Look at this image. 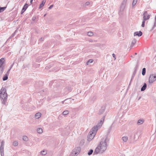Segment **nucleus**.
Here are the masks:
<instances>
[{"label": "nucleus", "instance_id": "obj_1", "mask_svg": "<svg viewBox=\"0 0 156 156\" xmlns=\"http://www.w3.org/2000/svg\"><path fill=\"white\" fill-rule=\"evenodd\" d=\"M7 94L6 93V89L2 87L0 91V98L2 100V103L5 105L7 101Z\"/></svg>", "mask_w": 156, "mask_h": 156}, {"label": "nucleus", "instance_id": "obj_2", "mask_svg": "<svg viewBox=\"0 0 156 156\" xmlns=\"http://www.w3.org/2000/svg\"><path fill=\"white\" fill-rule=\"evenodd\" d=\"M107 139V137L105 140L103 139L100 142L99 144L98 145L100 146L101 148V153H103L107 149V143L106 141Z\"/></svg>", "mask_w": 156, "mask_h": 156}, {"label": "nucleus", "instance_id": "obj_3", "mask_svg": "<svg viewBox=\"0 0 156 156\" xmlns=\"http://www.w3.org/2000/svg\"><path fill=\"white\" fill-rule=\"evenodd\" d=\"M156 80V77L154 74H151L149 78V83H152Z\"/></svg>", "mask_w": 156, "mask_h": 156}, {"label": "nucleus", "instance_id": "obj_4", "mask_svg": "<svg viewBox=\"0 0 156 156\" xmlns=\"http://www.w3.org/2000/svg\"><path fill=\"white\" fill-rule=\"evenodd\" d=\"M71 90L72 88L70 86H69L68 87L65 88L64 89V92L63 93V95H65L68 94Z\"/></svg>", "mask_w": 156, "mask_h": 156}, {"label": "nucleus", "instance_id": "obj_5", "mask_svg": "<svg viewBox=\"0 0 156 156\" xmlns=\"http://www.w3.org/2000/svg\"><path fill=\"white\" fill-rule=\"evenodd\" d=\"M95 134L92 133L91 131L89 132V134L87 136V140L88 141H90L94 138Z\"/></svg>", "mask_w": 156, "mask_h": 156}, {"label": "nucleus", "instance_id": "obj_6", "mask_svg": "<svg viewBox=\"0 0 156 156\" xmlns=\"http://www.w3.org/2000/svg\"><path fill=\"white\" fill-rule=\"evenodd\" d=\"M137 69H138V66L136 65L134 68V71L132 75V76L131 79V80H130V82L129 84V86L130 85L131 82L133 80V79L134 77V76L135 75L136 73V72L137 70Z\"/></svg>", "mask_w": 156, "mask_h": 156}, {"label": "nucleus", "instance_id": "obj_7", "mask_svg": "<svg viewBox=\"0 0 156 156\" xmlns=\"http://www.w3.org/2000/svg\"><path fill=\"white\" fill-rule=\"evenodd\" d=\"M145 13L144 14V17H143V20L142 22V24L141 25V26L143 27H144L145 26V21L147 20H148L149 19V16H147V17H145Z\"/></svg>", "mask_w": 156, "mask_h": 156}, {"label": "nucleus", "instance_id": "obj_8", "mask_svg": "<svg viewBox=\"0 0 156 156\" xmlns=\"http://www.w3.org/2000/svg\"><path fill=\"white\" fill-rule=\"evenodd\" d=\"M100 146H98V147L95 149L94 153L93 155L97 154L99 153H101V148H100Z\"/></svg>", "mask_w": 156, "mask_h": 156}, {"label": "nucleus", "instance_id": "obj_9", "mask_svg": "<svg viewBox=\"0 0 156 156\" xmlns=\"http://www.w3.org/2000/svg\"><path fill=\"white\" fill-rule=\"evenodd\" d=\"M105 106H102L101 109L99 110L98 112V114L99 115H101L105 111Z\"/></svg>", "mask_w": 156, "mask_h": 156}, {"label": "nucleus", "instance_id": "obj_10", "mask_svg": "<svg viewBox=\"0 0 156 156\" xmlns=\"http://www.w3.org/2000/svg\"><path fill=\"white\" fill-rule=\"evenodd\" d=\"M65 106H67L69 104L71 103L72 100L71 98H68L65 100Z\"/></svg>", "mask_w": 156, "mask_h": 156}, {"label": "nucleus", "instance_id": "obj_11", "mask_svg": "<svg viewBox=\"0 0 156 156\" xmlns=\"http://www.w3.org/2000/svg\"><path fill=\"white\" fill-rule=\"evenodd\" d=\"M98 129V127H97L95 126H94L91 129L90 131L95 134Z\"/></svg>", "mask_w": 156, "mask_h": 156}, {"label": "nucleus", "instance_id": "obj_12", "mask_svg": "<svg viewBox=\"0 0 156 156\" xmlns=\"http://www.w3.org/2000/svg\"><path fill=\"white\" fill-rule=\"evenodd\" d=\"M142 33L141 31L135 32L134 33V36H137L138 37H140L142 35Z\"/></svg>", "mask_w": 156, "mask_h": 156}, {"label": "nucleus", "instance_id": "obj_13", "mask_svg": "<svg viewBox=\"0 0 156 156\" xmlns=\"http://www.w3.org/2000/svg\"><path fill=\"white\" fill-rule=\"evenodd\" d=\"M4 146L3 145H1L0 146V153L1 156H4Z\"/></svg>", "mask_w": 156, "mask_h": 156}, {"label": "nucleus", "instance_id": "obj_14", "mask_svg": "<svg viewBox=\"0 0 156 156\" xmlns=\"http://www.w3.org/2000/svg\"><path fill=\"white\" fill-rule=\"evenodd\" d=\"M73 150L79 154L81 151V148L80 147H75Z\"/></svg>", "mask_w": 156, "mask_h": 156}, {"label": "nucleus", "instance_id": "obj_15", "mask_svg": "<svg viewBox=\"0 0 156 156\" xmlns=\"http://www.w3.org/2000/svg\"><path fill=\"white\" fill-rule=\"evenodd\" d=\"M5 62L4 58H2L0 59V68L2 67V66Z\"/></svg>", "mask_w": 156, "mask_h": 156}, {"label": "nucleus", "instance_id": "obj_16", "mask_svg": "<svg viewBox=\"0 0 156 156\" xmlns=\"http://www.w3.org/2000/svg\"><path fill=\"white\" fill-rule=\"evenodd\" d=\"M147 84L146 83H144V84L143 86L141 87V91H144L147 88Z\"/></svg>", "mask_w": 156, "mask_h": 156}, {"label": "nucleus", "instance_id": "obj_17", "mask_svg": "<svg viewBox=\"0 0 156 156\" xmlns=\"http://www.w3.org/2000/svg\"><path fill=\"white\" fill-rule=\"evenodd\" d=\"M41 114L40 112L36 113L35 115V117L36 119H39L41 116Z\"/></svg>", "mask_w": 156, "mask_h": 156}, {"label": "nucleus", "instance_id": "obj_18", "mask_svg": "<svg viewBox=\"0 0 156 156\" xmlns=\"http://www.w3.org/2000/svg\"><path fill=\"white\" fill-rule=\"evenodd\" d=\"M136 40L134 38L131 42L130 47H133V45L136 43Z\"/></svg>", "mask_w": 156, "mask_h": 156}, {"label": "nucleus", "instance_id": "obj_19", "mask_svg": "<svg viewBox=\"0 0 156 156\" xmlns=\"http://www.w3.org/2000/svg\"><path fill=\"white\" fill-rule=\"evenodd\" d=\"M78 154L76 152L73 150L72 152L69 156H76Z\"/></svg>", "mask_w": 156, "mask_h": 156}, {"label": "nucleus", "instance_id": "obj_20", "mask_svg": "<svg viewBox=\"0 0 156 156\" xmlns=\"http://www.w3.org/2000/svg\"><path fill=\"white\" fill-rule=\"evenodd\" d=\"M102 120H101L100 122H98V124L97 125L95 126L97 127H98V128L99 129L100 128L102 124Z\"/></svg>", "mask_w": 156, "mask_h": 156}, {"label": "nucleus", "instance_id": "obj_21", "mask_svg": "<svg viewBox=\"0 0 156 156\" xmlns=\"http://www.w3.org/2000/svg\"><path fill=\"white\" fill-rule=\"evenodd\" d=\"M8 75L5 74L2 78V80L3 81H5L7 80L8 78Z\"/></svg>", "mask_w": 156, "mask_h": 156}, {"label": "nucleus", "instance_id": "obj_22", "mask_svg": "<svg viewBox=\"0 0 156 156\" xmlns=\"http://www.w3.org/2000/svg\"><path fill=\"white\" fill-rule=\"evenodd\" d=\"M126 5V4L122 3L120 7V10H124Z\"/></svg>", "mask_w": 156, "mask_h": 156}, {"label": "nucleus", "instance_id": "obj_23", "mask_svg": "<svg viewBox=\"0 0 156 156\" xmlns=\"http://www.w3.org/2000/svg\"><path fill=\"white\" fill-rule=\"evenodd\" d=\"M122 140L125 142H126L128 139V138L127 136H124L122 138Z\"/></svg>", "mask_w": 156, "mask_h": 156}, {"label": "nucleus", "instance_id": "obj_24", "mask_svg": "<svg viewBox=\"0 0 156 156\" xmlns=\"http://www.w3.org/2000/svg\"><path fill=\"white\" fill-rule=\"evenodd\" d=\"M144 122V121L143 119H140L138 120L137 123L138 125H141Z\"/></svg>", "mask_w": 156, "mask_h": 156}, {"label": "nucleus", "instance_id": "obj_25", "mask_svg": "<svg viewBox=\"0 0 156 156\" xmlns=\"http://www.w3.org/2000/svg\"><path fill=\"white\" fill-rule=\"evenodd\" d=\"M146 72V69L145 68H144L142 69V75L144 76L145 75Z\"/></svg>", "mask_w": 156, "mask_h": 156}, {"label": "nucleus", "instance_id": "obj_26", "mask_svg": "<svg viewBox=\"0 0 156 156\" xmlns=\"http://www.w3.org/2000/svg\"><path fill=\"white\" fill-rule=\"evenodd\" d=\"M145 13V17H147V16L149 15V18H150V16H151V15L150 14H148V13H147V11H146L144 12V13H143V17H144V14Z\"/></svg>", "mask_w": 156, "mask_h": 156}, {"label": "nucleus", "instance_id": "obj_27", "mask_svg": "<svg viewBox=\"0 0 156 156\" xmlns=\"http://www.w3.org/2000/svg\"><path fill=\"white\" fill-rule=\"evenodd\" d=\"M93 152V150L92 149H91L88 151V153H87V154L89 155H90L92 154Z\"/></svg>", "mask_w": 156, "mask_h": 156}, {"label": "nucleus", "instance_id": "obj_28", "mask_svg": "<svg viewBox=\"0 0 156 156\" xmlns=\"http://www.w3.org/2000/svg\"><path fill=\"white\" fill-rule=\"evenodd\" d=\"M37 132L39 133H42L43 132L42 129L41 128H38L37 129Z\"/></svg>", "mask_w": 156, "mask_h": 156}, {"label": "nucleus", "instance_id": "obj_29", "mask_svg": "<svg viewBox=\"0 0 156 156\" xmlns=\"http://www.w3.org/2000/svg\"><path fill=\"white\" fill-rule=\"evenodd\" d=\"M28 7V5L27 3L24 5L22 10H26Z\"/></svg>", "mask_w": 156, "mask_h": 156}, {"label": "nucleus", "instance_id": "obj_30", "mask_svg": "<svg viewBox=\"0 0 156 156\" xmlns=\"http://www.w3.org/2000/svg\"><path fill=\"white\" fill-rule=\"evenodd\" d=\"M69 113V112L68 110H66L63 112L62 114L64 115H66L68 114Z\"/></svg>", "mask_w": 156, "mask_h": 156}, {"label": "nucleus", "instance_id": "obj_31", "mask_svg": "<svg viewBox=\"0 0 156 156\" xmlns=\"http://www.w3.org/2000/svg\"><path fill=\"white\" fill-rule=\"evenodd\" d=\"M93 60L92 59H89L88 61L87 62V65H89L90 64V63H91L93 62Z\"/></svg>", "mask_w": 156, "mask_h": 156}, {"label": "nucleus", "instance_id": "obj_32", "mask_svg": "<svg viewBox=\"0 0 156 156\" xmlns=\"http://www.w3.org/2000/svg\"><path fill=\"white\" fill-rule=\"evenodd\" d=\"M87 34L89 36H92L93 35V33L92 32L90 31L87 32Z\"/></svg>", "mask_w": 156, "mask_h": 156}, {"label": "nucleus", "instance_id": "obj_33", "mask_svg": "<svg viewBox=\"0 0 156 156\" xmlns=\"http://www.w3.org/2000/svg\"><path fill=\"white\" fill-rule=\"evenodd\" d=\"M5 69V66H3L2 67V68L0 69V73L2 74L3 72L4 69Z\"/></svg>", "mask_w": 156, "mask_h": 156}, {"label": "nucleus", "instance_id": "obj_34", "mask_svg": "<svg viewBox=\"0 0 156 156\" xmlns=\"http://www.w3.org/2000/svg\"><path fill=\"white\" fill-rule=\"evenodd\" d=\"M18 142L17 141H15L14 142H13L12 145L13 146H16L18 145Z\"/></svg>", "mask_w": 156, "mask_h": 156}, {"label": "nucleus", "instance_id": "obj_35", "mask_svg": "<svg viewBox=\"0 0 156 156\" xmlns=\"http://www.w3.org/2000/svg\"><path fill=\"white\" fill-rule=\"evenodd\" d=\"M137 2V0H133V2L132 6L133 7L135 5Z\"/></svg>", "mask_w": 156, "mask_h": 156}, {"label": "nucleus", "instance_id": "obj_36", "mask_svg": "<svg viewBox=\"0 0 156 156\" xmlns=\"http://www.w3.org/2000/svg\"><path fill=\"white\" fill-rule=\"evenodd\" d=\"M23 140L27 141L28 140V138L26 136H24L23 137Z\"/></svg>", "mask_w": 156, "mask_h": 156}, {"label": "nucleus", "instance_id": "obj_37", "mask_svg": "<svg viewBox=\"0 0 156 156\" xmlns=\"http://www.w3.org/2000/svg\"><path fill=\"white\" fill-rule=\"evenodd\" d=\"M52 66V64L48 65V66H47L46 67L45 69H49Z\"/></svg>", "mask_w": 156, "mask_h": 156}, {"label": "nucleus", "instance_id": "obj_38", "mask_svg": "<svg viewBox=\"0 0 156 156\" xmlns=\"http://www.w3.org/2000/svg\"><path fill=\"white\" fill-rule=\"evenodd\" d=\"M41 154L42 155H44L47 154V152L46 151H44L43 150L41 151Z\"/></svg>", "mask_w": 156, "mask_h": 156}, {"label": "nucleus", "instance_id": "obj_39", "mask_svg": "<svg viewBox=\"0 0 156 156\" xmlns=\"http://www.w3.org/2000/svg\"><path fill=\"white\" fill-rule=\"evenodd\" d=\"M52 98V97L51 96H48L47 98V100L48 101H49L50 100H51Z\"/></svg>", "mask_w": 156, "mask_h": 156}, {"label": "nucleus", "instance_id": "obj_40", "mask_svg": "<svg viewBox=\"0 0 156 156\" xmlns=\"http://www.w3.org/2000/svg\"><path fill=\"white\" fill-rule=\"evenodd\" d=\"M6 8V6L1 7L0 6V10H5Z\"/></svg>", "mask_w": 156, "mask_h": 156}, {"label": "nucleus", "instance_id": "obj_41", "mask_svg": "<svg viewBox=\"0 0 156 156\" xmlns=\"http://www.w3.org/2000/svg\"><path fill=\"white\" fill-rule=\"evenodd\" d=\"M90 4V2H87L85 4V6H87L88 5Z\"/></svg>", "mask_w": 156, "mask_h": 156}, {"label": "nucleus", "instance_id": "obj_42", "mask_svg": "<svg viewBox=\"0 0 156 156\" xmlns=\"http://www.w3.org/2000/svg\"><path fill=\"white\" fill-rule=\"evenodd\" d=\"M44 5L41 4L39 5V9H41L42 7Z\"/></svg>", "mask_w": 156, "mask_h": 156}, {"label": "nucleus", "instance_id": "obj_43", "mask_svg": "<svg viewBox=\"0 0 156 156\" xmlns=\"http://www.w3.org/2000/svg\"><path fill=\"white\" fill-rule=\"evenodd\" d=\"M105 116H104L101 119V120H102V123H103V121H104L105 119Z\"/></svg>", "mask_w": 156, "mask_h": 156}, {"label": "nucleus", "instance_id": "obj_44", "mask_svg": "<svg viewBox=\"0 0 156 156\" xmlns=\"http://www.w3.org/2000/svg\"><path fill=\"white\" fill-rule=\"evenodd\" d=\"M4 144L5 141L3 140L2 141L1 145H4Z\"/></svg>", "mask_w": 156, "mask_h": 156}, {"label": "nucleus", "instance_id": "obj_45", "mask_svg": "<svg viewBox=\"0 0 156 156\" xmlns=\"http://www.w3.org/2000/svg\"><path fill=\"white\" fill-rule=\"evenodd\" d=\"M45 1L44 0H43L42 2H41V4H43L44 5V4H45Z\"/></svg>", "mask_w": 156, "mask_h": 156}, {"label": "nucleus", "instance_id": "obj_46", "mask_svg": "<svg viewBox=\"0 0 156 156\" xmlns=\"http://www.w3.org/2000/svg\"><path fill=\"white\" fill-rule=\"evenodd\" d=\"M46 89H45L44 90H43L41 91L40 92H41V93H42V92H44L45 91H46Z\"/></svg>", "mask_w": 156, "mask_h": 156}, {"label": "nucleus", "instance_id": "obj_47", "mask_svg": "<svg viewBox=\"0 0 156 156\" xmlns=\"http://www.w3.org/2000/svg\"><path fill=\"white\" fill-rule=\"evenodd\" d=\"M54 6V5H51L50 6H49V7H48V9H51L52 7H53Z\"/></svg>", "mask_w": 156, "mask_h": 156}, {"label": "nucleus", "instance_id": "obj_48", "mask_svg": "<svg viewBox=\"0 0 156 156\" xmlns=\"http://www.w3.org/2000/svg\"><path fill=\"white\" fill-rule=\"evenodd\" d=\"M44 37H41L39 41H44Z\"/></svg>", "mask_w": 156, "mask_h": 156}, {"label": "nucleus", "instance_id": "obj_49", "mask_svg": "<svg viewBox=\"0 0 156 156\" xmlns=\"http://www.w3.org/2000/svg\"><path fill=\"white\" fill-rule=\"evenodd\" d=\"M36 17L35 16H33V17H32V20L33 21H34L35 20H36Z\"/></svg>", "mask_w": 156, "mask_h": 156}, {"label": "nucleus", "instance_id": "obj_50", "mask_svg": "<svg viewBox=\"0 0 156 156\" xmlns=\"http://www.w3.org/2000/svg\"><path fill=\"white\" fill-rule=\"evenodd\" d=\"M15 33H13L11 36V37H13L15 35Z\"/></svg>", "mask_w": 156, "mask_h": 156}, {"label": "nucleus", "instance_id": "obj_51", "mask_svg": "<svg viewBox=\"0 0 156 156\" xmlns=\"http://www.w3.org/2000/svg\"><path fill=\"white\" fill-rule=\"evenodd\" d=\"M127 1V0H123L122 3L126 4Z\"/></svg>", "mask_w": 156, "mask_h": 156}, {"label": "nucleus", "instance_id": "obj_52", "mask_svg": "<svg viewBox=\"0 0 156 156\" xmlns=\"http://www.w3.org/2000/svg\"><path fill=\"white\" fill-rule=\"evenodd\" d=\"M156 26V20H155V22L154 23V27H153V29H154L155 27Z\"/></svg>", "mask_w": 156, "mask_h": 156}, {"label": "nucleus", "instance_id": "obj_53", "mask_svg": "<svg viewBox=\"0 0 156 156\" xmlns=\"http://www.w3.org/2000/svg\"><path fill=\"white\" fill-rule=\"evenodd\" d=\"M112 56H113V57L115 59V58H115V55L114 54V53H113V54H112Z\"/></svg>", "mask_w": 156, "mask_h": 156}, {"label": "nucleus", "instance_id": "obj_54", "mask_svg": "<svg viewBox=\"0 0 156 156\" xmlns=\"http://www.w3.org/2000/svg\"><path fill=\"white\" fill-rule=\"evenodd\" d=\"M26 10H21V14H22Z\"/></svg>", "mask_w": 156, "mask_h": 156}, {"label": "nucleus", "instance_id": "obj_55", "mask_svg": "<svg viewBox=\"0 0 156 156\" xmlns=\"http://www.w3.org/2000/svg\"><path fill=\"white\" fill-rule=\"evenodd\" d=\"M123 11V10H119V15L120 14H121V13H122V12Z\"/></svg>", "mask_w": 156, "mask_h": 156}, {"label": "nucleus", "instance_id": "obj_56", "mask_svg": "<svg viewBox=\"0 0 156 156\" xmlns=\"http://www.w3.org/2000/svg\"><path fill=\"white\" fill-rule=\"evenodd\" d=\"M14 63H13L11 66L10 68H10V69H11L13 65H14Z\"/></svg>", "mask_w": 156, "mask_h": 156}, {"label": "nucleus", "instance_id": "obj_57", "mask_svg": "<svg viewBox=\"0 0 156 156\" xmlns=\"http://www.w3.org/2000/svg\"><path fill=\"white\" fill-rule=\"evenodd\" d=\"M62 104H64L65 105V100H64V101H62Z\"/></svg>", "mask_w": 156, "mask_h": 156}, {"label": "nucleus", "instance_id": "obj_58", "mask_svg": "<svg viewBox=\"0 0 156 156\" xmlns=\"http://www.w3.org/2000/svg\"><path fill=\"white\" fill-rule=\"evenodd\" d=\"M9 71H8L6 73V74L9 75Z\"/></svg>", "mask_w": 156, "mask_h": 156}, {"label": "nucleus", "instance_id": "obj_59", "mask_svg": "<svg viewBox=\"0 0 156 156\" xmlns=\"http://www.w3.org/2000/svg\"><path fill=\"white\" fill-rule=\"evenodd\" d=\"M96 96H94V97L93 98V99H92V100H94L95 99H96Z\"/></svg>", "mask_w": 156, "mask_h": 156}, {"label": "nucleus", "instance_id": "obj_60", "mask_svg": "<svg viewBox=\"0 0 156 156\" xmlns=\"http://www.w3.org/2000/svg\"><path fill=\"white\" fill-rule=\"evenodd\" d=\"M22 108H23L25 110H27L28 109H27V108H26V109L25 108H24V107H23V106H22Z\"/></svg>", "mask_w": 156, "mask_h": 156}, {"label": "nucleus", "instance_id": "obj_61", "mask_svg": "<svg viewBox=\"0 0 156 156\" xmlns=\"http://www.w3.org/2000/svg\"><path fill=\"white\" fill-rule=\"evenodd\" d=\"M33 1V0H30V3L31 4H32V3Z\"/></svg>", "mask_w": 156, "mask_h": 156}, {"label": "nucleus", "instance_id": "obj_62", "mask_svg": "<svg viewBox=\"0 0 156 156\" xmlns=\"http://www.w3.org/2000/svg\"><path fill=\"white\" fill-rule=\"evenodd\" d=\"M17 29L15 30V31L14 33H15V34H16V33L17 32Z\"/></svg>", "mask_w": 156, "mask_h": 156}, {"label": "nucleus", "instance_id": "obj_63", "mask_svg": "<svg viewBox=\"0 0 156 156\" xmlns=\"http://www.w3.org/2000/svg\"><path fill=\"white\" fill-rule=\"evenodd\" d=\"M4 10H0V13L2 12Z\"/></svg>", "mask_w": 156, "mask_h": 156}, {"label": "nucleus", "instance_id": "obj_64", "mask_svg": "<svg viewBox=\"0 0 156 156\" xmlns=\"http://www.w3.org/2000/svg\"><path fill=\"white\" fill-rule=\"evenodd\" d=\"M11 69H10V68H9V70H8V71H10V70Z\"/></svg>", "mask_w": 156, "mask_h": 156}]
</instances>
